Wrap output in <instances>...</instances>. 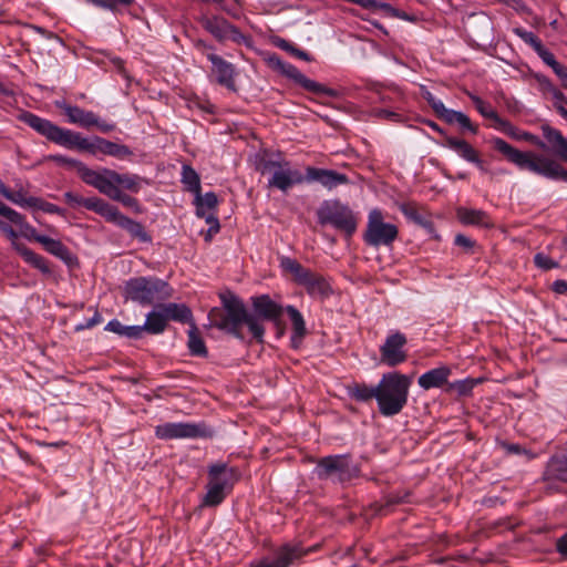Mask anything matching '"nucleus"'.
<instances>
[{"instance_id": "nucleus-1", "label": "nucleus", "mask_w": 567, "mask_h": 567, "mask_svg": "<svg viewBox=\"0 0 567 567\" xmlns=\"http://www.w3.org/2000/svg\"><path fill=\"white\" fill-rule=\"evenodd\" d=\"M18 118L50 142L69 150L76 148L87 152L93 156L101 154L117 159H127L133 155L132 150L127 145L114 143L100 136L86 138L78 132L60 127L53 122L29 111L21 112Z\"/></svg>"}, {"instance_id": "nucleus-2", "label": "nucleus", "mask_w": 567, "mask_h": 567, "mask_svg": "<svg viewBox=\"0 0 567 567\" xmlns=\"http://www.w3.org/2000/svg\"><path fill=\"white\" fill-rule=\"evenodd\" d=\"M493 145L519 169H526L548 179H560L567 183V169L557 161L538 153L522 152L499 137L493 140Z\"/></svg>"}, {"instance_id": "nucleus-3", "label": "nucleus", "mask_w": 567, "mask_h": 567, "mask_svg": "<svg viewBox=\"0 0 567 567\" xmlns=\"http://www.w3.org/2000/svg\"><path fill=\"white\" fill-rule=\"evenodd\" d=\"M413 375L402 374L398 371L383 373L378 383L377 403L383 416L399 414L408 403Z\"/></svg>"}, {"instance_id": "nucleus-4", "label": "nucleus", "mask_w": 567, "mask_h": 567, "mask_svg": "<svg viewBox=\"0 0 567 567\" xmlns=\"http://www.w3.org/2000/svg\"><path fill=\"white\" fill-rule=\"evenodd\" d=\"M224 312L218 313V318L214 319L213 324L219 330H224L236 338L241 339L239 327L246 323L249 331L258 341H262L265 333L264 326L251 313H249L244 302L237 297L224 300Z\"/></svg>"}, {"instance_id": "nucleus-5", "label": "nucleus", "mask_w": 567, "mask_h": 567, "mask_svg": "<svg viewBox=\"0 0 567 567\" xmlns=\"http://www.w3.org/2000/svg\"><path fill=\"white\" fill-rule=\"evenodd\" d=\"M280 267L282 271L291 275L298 285L305 287L312 298L324 299L332 293V288L324 277L305 268L296 259L284 256L280 258Z\"/></svg>"}, {"instance_id": "nucleus-6", "label": "nucleus", "mask_w": 567, "mask_h": 567, "mask_svg": "<svg viewBox=\"0 0 567 567\" xmlns=\"http://www.w3.org/2000/svg\"><path fill=\"white\" fill-rule=\"evenodd\" d=\"M317 216L320 225H331L347 237H351L358 227L355 214L348 205L339 200L323 202L317 212Z\"/></svg>"}, {"instance_id": "nucleus-7", "label": "nucleus", "mask_w": 567, "mask_h": 567, "mask_svg": "<svg viewBox=\"0 0 567 567\" xmlns=\"http://www.w3.org/2000/svg\"><path fill=\"white\" fill-rule=\"evenodd\" d=\"M259 171L262 175H270L267 184L269 188H277L284 193L293 185L305 183V175L298 169H293L290 162L281 157L264 159L259 165Z\"/></svg>"}, {"instance_id": "nucleus-8", "label": "nucleus", "mask_w": 567, "mask_h": 567, "mask_svg": "<svg viewBox=\"0 0 567 567\" xmlns=\"http://www.w3.org/2000/svg\"><path fill=\"white\" fill-rule=\"evenodd\" d=\"M168 285L162 279L154 277H137L126 281L124 296L142 306L152 305L156 299L168 296Z\"/></svg>"}, {"instance_id": "nucleus-9", "label": "nucleus", "mask_w": 567, "mask_h": 567, "mask_svg": "<svg viewBox=\"0 0 567 567\" xmlns=\"http://www.w3.org/2000/svg\"><path fill=\"white\" fill-rule=\"evenodd\" d=\"M313 473L319 480L346 483L358 476L359 468L351 462L349 455L338 454L321 457Z\"/></svg>"}, {"instance_id": "nucleus-10", "label": "nucleus", "mask_w": 567, "mask_h": 567, "mask_svg": "<svg viewBox=\"0 0 567 567\" xmlns=\"http://www.w3.org/2000/svg\"><path fill=\"white\" fill-rule=\"evenodd\" d=\"M399 236L394 224L385 223L383 213L379 208L369 212L363 240L371 247L391 246Z\"/></svg>"}, {"instance_id": "nucleus-11", "label": "nucleus", "mask_w": 567, "mask_h": 567, "mask_svg": "<svg viewBox=\"0 0 567 567\" xmlns=\"http://www.w3.org/2000/svg\"><path fill=\"white\" fill-rule=\"evenodd\" d=\"M268 65L280 74L292 80L295 83L303 87L305 90L315 93L322 94L329 97H338L339 92L337 90L327 87L301 73L293 64L284 61L278 54L271 53L266 59Z\"/></svg>"}, {"instance_id": "nucleus-12", "label": "nucleus", "mask_w": 567, "mask_h": 567, "mask_svg": "<svg viewBox=\"0 0 567 567\" xmlns=\"http://www.w3.org/2000/svg\"><path fill=\"white\" fill-rule=\"evenodd\" d=\"M155 435L159 440L197 439L208 435V429L190 422H167L155 427Z\"/></svg>"}, {"instance_id": "nucleus-13", "label": "nucleus", "mask_w": 567, "mask_h": 567, "mask_svg": "<svg viewBox=\"0 0 567 567\" xmlns=\"http://www.w3.org/2000/svg\"><path fill=\"white\" fill-rule=\"evenodd\" d=\"M202 27L209 32L217 41H233L235 43H246L248 38L239 29L231 24L227 19L219 16L202 17Z\"/></svg>"}, {"instance_id": "nucleus-14", "label": "nucleus", "mask_w": 567, "mask_h": 567, "mask_svg": "<svg viewBox=\"0 0 567 567\" xmlns=\"http://www.w3.org/2000/svg\"><path fill=\"white\" fill-rule=\"evenodd\" d=\"M406 337L400 331L386 336L383 344L380 346V361L382 364L394 368L408 359L405 346Z\"/></svg>"}, {"instance_id": "nucleus-15", "label": "nucleus", "mask_w": 567, "mask_h": 567, "mask_svg": "<svg viewBox=\"0 0 567 567\" xmlns=\"http://www.w3.org/2000/svg\"><path fill=\"white\" fill-rule=\"evenodd\" d=\"M272 560L262 559L266 567H290L299 565L302 558L309 555V550L300 543H285L275 550Z\"/></svg>"}, {"instance_id": "nucleus-16", "label": "nucleus", "mask_w": 567, "mask_h": 567, "mask_svg": "<svg viewBox=\"0 0 567 567\" xmlns=\"http://www.w3.org/2000/svg\"><path fill=\"white\" fill-rule=\"evenodd\" d=\"M113 174H115L114 169L104 167L96 171L84 164L79 176L85 184L96 188L101 194L110 198L116 188Z\"/></svg>"}, {"instance_id": "nucleus-17", "label": "nucleus", "mask_w": 567, "mask_h": 567, "mask_svg": "<svg viewBox=\"0 0 567 567\" xmlns=\"http://www.w3.org/2000/svg\"><path fill=\"white\" fill-rule=\"evenodd\" d=\"M103 218L106 221L125 229L132 237L137 238L142 243H150L152 240L151 236L141 223L123 215L120 209L112 204H110Z\"/></svg>"}, {"instance_id": "nucleus-18", "label": "nucleus", "mask_w": 567, "mask_h": 567, "mask_svg": "<svg viewBox=\"0 0 567 567\" xmlns=\"http://www.w3.org/2000/svg\"><path fill=\"white\" fill-rule=\"evenodd\" d=\"M207 59L212 63V74L215 81L230 91H236L234 64L215 53H208Z\"/></svg>"}, {"instance_id": "nucleus-19", "label": "nucleus", "mask_w": 567, "mask_h": 567, "mask_svg": "<svg viewBox=\"0 0 567 567\" xmlns=\"http://www.w3.org/2000/svg\"><path fill=\"white\" fill-rule=\"evenodd\" d=\"M305 182L311 183L317 182L328 190H331L340 185L349 183V178L346 174L339 173L333 169L307 167Z\"/></svg>"}, {"instance_id": "nucleus-20", "label": "nucleus", "mask_w": 567, "mask_h": 567, "mask_svg": "<svg viewBox=\"0 0 567 567\" xmlns=\"http://www.w3.org/2000/svg\"><path fill=\"white\" fill-rule=\"evenodd\" d=\"M239 477V471L236 467L228 466L226 463H216L208 468L209 481L224 487L228 492L231 491Z\"/></svg>"}, {"instance_id": "nucleus-21", "label": "nucleus", "mask_w": 567, "mask_h": 567, "mask_svg": "<svg viewBox=\"0 0 567 567\" xmlns=\"http://www.w3.org/2000/svg\"><path fill=\"white\" fill-rule=\"evenodd\" d=\"M251 305L257 319L261 318L268 321H276L282 315V307L275 302L268 295L252 297Z\"/></svg>"}, {"instance_id": "nucleus-22", "label": "nucleus", "mask_w": 567, "mask_h": 567, "mask_svg": "<svg viewBox=\"0 0 567 567\" xmlns=\"http://www.w3.org/2000/svg\"><path fill=\"white\" fill-rule=\"evenodd\" d=\"M543 480L545 482H567V450L549 458Z\"/></svg>"}, {"instance_id": "nucleus-23", "label": "nucleus", "mask_w": 567, "mask_h": 567, "mask_svg": "<svg viewBox=\"0 0 567 567\" xmlns=\"http://www.w3.org/2000/svg\"><path fill=\"white\" fill-rule=\"evenodd\" d=\"M64 200L72 208L83 206L86 209L92 210L102 217H104V215L110 206V203L105 202L104 199H102L100 197L93 196V197L84 198V197H82L78 194H74L72 192H66L64 194Z\"/></svg>"}, {"instance_id": "nucleus-24", "label": "nucleus", "mask_w": 567, "mask_h": 567, "mask_svg": "<svg viewBox=\"0 0 567 567\" xmlns=\"http://www.w3.org/2000/svg\"><path fill=\"white\" fill-rule=\"evenodd\" d=\"M56 106L63 111L71 124L90 128L93 126V123H96V114L92 111H85L76 105H70L65 102L56 103Z\"/></svg>"}, {"instance_id": "nucleus-25", "label": "nucleus", "mask_w": 567, "mask_h": 567, "mask_svg": "<svg viewBox=\"0 0 567 567\" xmlns=\"http://www.w3.org/2000/svg\"><path fill=\"white\" fill-rule=\"evenodd\" d=\"M451 373V368L441 365L421 374L417 379V384L425 391L434 388H442L445 384L449 385V378Z\"/></svg>"}, {"instance_id": "nucleus-26", "label": "nucleus", "mask_w": 567, "mask_h": 567, "mask_svg": "<svg viewBox=\"0 0 567 567\" xmlns=\"http://www.w3.org/2000/svg\"><path fill=\"white\" fill-rule=\"evenodd\" d=\"M0 215L7 218L10 223L19 226L21 229V234L29 240H34L39 243L40 238H44L45 235H40L37 229L25 221L23 215L19 212L12 209L9 206H0Z\"/></svg>"}, {"instance_id": "nucleus-27", "label": "nucleus", "mask_w": 567, "mask_h": 567, "mask_svg": "<svg viewBox=\"0 0 567 567\" xmlns=\"http://www.w3.org/2000/svg\"><path fill=\"white\" fill-rule=\"evenodd\" d=\"M442 145L454 151L464 161L474 165H481V158L477 151L465 140L445 136V142H443Z\"/></svg>"}, {"instance_id": "nucleus-28", "label": "nucleus", "mask_w": 567, "mask_h": 567, "mask_svg": "<svg viewBox=\"0 0 567 567\" xmlns=\"http://www.w3.org/2000/svg\"><path fill=\"white\" fill-rule=\"evenodd\" d=\"M13 249L23 258V260L29 264L30 266L37 268L39 271H41L45 276H52V269L48 262V260L28 248L24 244L13 241L12 243Z\"/></svg>"}, {"instance_id": "nucleus-29", "label": "nucleus", "mask_w": 567, "mask_h": 567, "mask_svg": "<svg viewBox=\"0 0 567 567\" xmlns=\"http://www.w3.org/2000/svg\"><path fill=\"white\" fill-rule=\"evenodd\" d=\"M544 138L550 146V150L563 161L567 162V138L563 136L560 131L548 124L540 126Z\"/></svg>"}, {"instance_id": "nucleus-30", "label": "nucleus", "mask_w": 567, "mask_h": 567, "mask_svg": "<svg viewBox=\"0 0 567 567\" xmlns=\"http://www.w3.org/2000/svg\"><path fill=\"white\" fill-rule=\"evenodd\" d=\"M458 220L464 225L478 226L484 228L493 227L488 214L482 209L460 207L456 210Z\"/></svg>"}, {"instance_id": "nucleus-31", "label": "nucleus", "mask_w": 567, "mask_h": 567, "mask_svg": "<svg viewBox=\"0 0 567 567\" xmlns=\"http://www.w3.org/2000/svg\"><path fill=\"white\" fill-rule=\"evenodd\" d=\"M39 244L51 255L61 259L68 266L76 264V257L70 251V249L60 240L45 236L39 239Z\"/></svg>"}, {"instance_id": "nucleus-32", "label": "nucleus", "mask_w": 567, "mask_h": 567, "mask_svg": "<svg viewBox=\"0 0 567 567\" xmlns=\"http://www.w3.org/2000/svg\"><path fill=\"white\" fill-rule=\"evenodd\" d=\"M286 312L288 313L291 324H292V334H291L292 347L298 348L299 344L301 343L303 337L307 333L305 319H303L301 312L293 306H287Z\"/></svg>"}, {"instance_id": "nucleus-33", "label": "nucleus", "mask_w": 567, "mask_h": 567, "mask_svg": "<svg viewBox=\"0 0 567 567\" xmlns=\"http://www.w3.org/2000/svg\"><path fill=\"white\" fill-rule=\"evenodd\" d=\"M158 306L161 307V311H163L164 313L166 322H168L169 320L182 323L192 321V311L184 303L169 302L161 303Z\"/></svg>"}, {"instance_id": "nucleus-34", "label": "nucleus", "mask_w": 567, "mask_h": 567, "mask_svg": "<svg viewBox=\"0 0 567 567\" xmlns=\"http://www.w3.org/2000/svg\"><path fill=\"white\" fill-rule=\"evenodd\" d=\"M166 319L158 305L146 315L145 322L142 324L143 333L148 334H161L166 330Z\"/></svg>"}, {"instance_id": "nucleus-35", "label": "nucleus", "mask_w": 567, "mask_h": 567, "mask_svg": "<svg viewBox=\"0 0 567 567\" xmlns=\"http://www.w3.org/2000/svg\"><path fill=\"white\" fill-rule=\"evenodd\" d=\"M218 204V199L215 193L208 192L205 195L195 193V205L196 215L200 218L207 217V215H216L214 209Z\"/></svg>"}, {"instance_id": "nucleus-36", "label": "nucleus", "mask_w": 567, "mask_h": 567, "mask_svg": "<svg viewBox=\"0 0 567 567\" xmlns=\"http://www.w3.org/2000/svg\"><path fill=\"white\" fill-rule=\"evenodd\" d=\"M399 208L410 221L423 227L429 233L433 231V223L414 204L403 203Z\"/></svg>"}, {"instance_id": "nucleus-37", "label": "nucleus", "mask_w": 567, "mask_h": 567, "mask_svg": "<svg viewBox=\"0 0 567 567\" xmlns=\"http://www.w3.org/2000/svg\"><path fill=\"white\" fill-rule=\"evenodd\" d=\"M114 177V186L122 187L132 193H138L144 183H147L146 179L136 175V174H120L115 171V174L112 175Z\"/></svg>"}, {"instance_id": "nucleus-38", "label": "nucleus", "mask_w": 567, "mask_h": 567, "mask_svg": "<svg viewBox=\"0 0 567 567\" xmlns=\"http://www.w3.org/2000/svg\"><path fill=\"white\" fill-rule=\"evenodd\" d=\"M437 116L443 118L449 124L456 123L462 128L467 130L474 134L477 132V127L472 124L470 117L463 112L450 110L444 106V111H440Z\"/></svg>"}, {"instance_id": "nucleus-39", "label": "nucleus", "mask_w": 567, "mask_h": 567, "mask_svg": "<svg viewBox=\"0 0 567 567\" xmlns=\"http://www.w3.org/2000/svg\"><path fill=\"white\" fill-rule=\"evenodd\" d=\"M181 182L184 184L185 188L193 194L202 190L200 177L190 165L184 164L182 166Z\"/></svg>"}, {"instance_id": "nucleus-40", "label": "nucleus", "mask_w": 567, "mask_h": 567, "mask_svg": "<svg viewBox=\"0 0 567 567\" xmlns=\"http://www.w3.org/2000/svg\"><path fill=\"white\" fill-rule=\"evenodd\" d=\"M350 398L359 402H367L378 398V385L371 386L365 383H357L349 390Z\"/></svg>"}, {"instance_id": "nucleus-41", "label": "nucleus", "mask_w": 567, "mask_h": 567, "mask_svg": "<svg viewBox=\"0 0 567 567\" xmlns=\"http://www.w3.org/2000/svg\"><path fill=\"white\" fill-rule=\"evenodd\" d=\"M187 346L192 355L202 358L207 355V348L195 324H192V328L188 331Z\"/></svg>"}, {"instance_id": "nucleus-42", "label": "nucleus", "mask_w": 567, "mask_h": 567, "mask_svg": "<svg viewBox=\"0 0 567 567\" xmlns=\"http://www.w3.org/2000/svg\"><path fill=\"white\" fill-rule=\"evenodd\" d=\"M229 492L221 486L208 481L207 493L204 497L203 504L206 506H217L226 497Z\"/></svg>"}, {"instance_id": "nucleus-43", "label": "nucleus", "mask_w": 567, "mask_h": 567, "mask_svg": "<svg viewBox=\"0 0 567 567\" xmlns=\"http://www.w3.org/2000/svg\"><path fill=\"white\" fill-rule=\"evenodd\" d=\"M470 97H471L472 102L474 103L476 110L483 117L493 120L498 124H507L506 121H503L498 116L497 112L493 109V106L489 103L483 101L477 95L470 94Z\"/></svg>"}, {"instance_id": "nucleus-44", "label": "nucleus", "mask_w": 567, "mask_h": 567, "mask_svg": "<svg viewBox=\"0 0 567 567\" xmlns=\"http://www.w3.org/2000/svg\"><path fill=\"white\" fill-rule=\"evenodd\" d=\"M6 199L22 208H34V205L37 203V197L27 196L22 189L17 192L9 190V193L6 196Z\"/></svg>"}, {"instance_id": "nucleus-45", "label": "nucleus", "mask_w": 567, "mask_h": 567, "mask_svg": "<svg viewBox=\"0 0 567 567\" xmlns=\"http://www.w3.org/2000/svg\"><path fill=\"white\" fill-rule=\"evenodd\" d=\"M478 383V380L464 379L449 383L447 391L456 392L458 395H468L474 386Z\"/></svg>"}, {"instance_id": "nucleus-46", "label": "nucleus", "mask_w": 567, "mask_h": 567, "mask_svg": "<svg viewBox=\"0 0 567 567\" xmlns=\"http://www.w3.org/2000/svg\"><path fill=\"white\" fill-rule=\"evenodd\" d=\"M110 198L122 203L126 207L132 208L137 214L142 213V207H141L138 200L135 197H132L127 194L122 193L118 187L115 188V190L113 192L112 196H110Z\"/></svg>"}, {"instance_id": "nucleus-47", "label": "nucleus", "mask_w": 567, "mask_h": 567, "mask_svg": "<svg viewBox=\"0 0 567 567\" xmlns=\"http://www.w3.org/2000/svg\"><path fill=\"white\" fill-rule=\"evenodd\" d=\"M514 32L526 44L530 45L535 52L538 51L544 45L540 39L532 31H527L522 28H516Z\"/></svg>"}, {"instance_id": "nucleus-48", "label": "nucleus", "mask_w": 567, "mask_h": 567, "mask_svg": "<svg viewBox=\"0 0 567 567\" xmlns=\"http://www.w3.org/2000/svg\"><path fill=\"white\" fill-rule=\"evenodd\" d=\"M276 45L296 58H299L305 61H311V56L309 55L308 52L296 48L293 44H291L289 41L285 39H279L276 42Z\"/></svg>"}, {"instance_id": "nucleus-49", "label": "nucleus", "mask_w": 567, "mask_h": 567, "mask_svg": "<svg viewBox=\"0 0 567 567\" xmlns=\"http://www.w3.org/2000/svg\"><path fill=\"white\" fill-rule=\"evenodd\" d=\"M48 159L56 163L58 165L66 166L69 168H74L79 175H80L81 167L84 166V163H82L81 161H78V159H74L71 157H66V156L60 155V154L49 155Z\"/></svg>"}, {"instance_id": "nucleus-50", "label": "nucleus", "mask_w": 567, "mask_h": 567, "mask_svg": "<svg viewBox=\"0 0 567 567\" xmlns=\"http://www.w3.org/2000/svg\"><path fill=\"white\" fill-rule=\"evenodd\" d=\"M87 2L103 9L114 11L117 6L130 7L134 0H86Z\"/></svg>"}, {"instance_id": "nucleus-51", "label": "nucleus", "mask_w": 567, "mask_h": 567, "mask_svg": "<svg viewBox=\"0 0 567 567\" xmlns=\"http://www.w3.org/2000/svg\"><path fill=\"white\" fill-rule=\"evenodd\" d=\"M534 264L542 270H550L557 268L559 264L553 260L549 256L544 252H538L534 256Z\"/></svg>"}, {"instance_id": "nucleus-52", "label": "nucleus", "mask_w": 567, "mask_h": 567, "mask_svg": "<svg viewBox=\"0 0 567 567\" xmlns=\"http://www.w3.org/2000/svg\"><path fill=\"white\" fill-rule=\"evenodd\" d=\"M515 138L528 142L532 145H535V146H537L540 150H546L547 148V144L542 138H539L537 135H534V134H532L529 132H519L518 135H515Z\"/></svg>"}, {"instance_id": "nucleus-53", "label": "nucleus", "mask_w": 567, "mask_h": 567, "mask_svg": "<svg viewBox=\"0 0 567 567\" xmlns=\"http://www.w3.org/2000/svg\"><path fill=\"white\" fill-rule=\"evenodd\" d=\"M204 219L209 226L205 235V240L210 241L212 237L216 235L220 229L219 220L216 215H207V217Z\"/></svg>"}, {"instance_id": "nucleus-54", "label": "nucleus", "mask_w": 567, "mask_h": 567, "mask_svg": "<svg viewBox=\"0 0 567 567\" xmlns=\"http://www.w3.org/2000/svg\"><path fill=\"white\" fill-rule=\"evenodd\" d=\"M34 209H40L48 214H59V215L63 214V209H61L59 206H56L52 203H49V202H44L43 199H41L39 197H37V203L34 205Z\"/></svg>"}, {"instance_id": "nucleus-55", "label": "nucleus", "mask_w": 567, "mask_h": 567, "mask_svg": "<svg viewBox=\"0 0 567 567\" xmlns=\"http://www.w3.org/2000/svg\"><path fill=\"white\" fill-rule=\"evenodd\" d=\"M423 97L436 113V115L440 113V111H444V103L440 99L435 97L430 91H424Z\"/></svg>"}, {"instance_id": "nucleus-56", "label": "nucleus", "mask_w": 567, "mask_h": 567, "mask_svg": "<svg viewBox=\"0 0 567 567\" xmlns=\"http://www.w3.org/2000/svg\"><path fill=\"white\" fill-rule=\"evenodd\" d=\"M144 336L142 326H124L122 337L128 339H142Z\"/></svg>"}, {"instance_id": "nucleus-57", "label": "nucleus", "mask_w": 567, "mask_h": 567, "mask_svg": "<svg viewBox=\"0 0 567 567\" xmlns=\"http://www.w3.org/2000/svg\"><path fill=\"white\" fill-rule=\"evenodd\" d=\"M536 53L538 54V56L542 59V61L547 64L548 66L553 68V66H557V61L555 59V55L549 51L547 50L544 45L538 50L536 51Z\"/></svg>"}, {"instance_id": "nucleus-58", "label": "nucleus", "mask_w": 567, "mask_h": 567, "mask_svg": "<svg viewBox=\"0 0 567 567\" xmlns=\"http://www.w3.org/2000/svg\"><path fill=\"white\" fill-rule=\"evenodd\" d=\"M454 244L458 247H462L464 250L470 251L475 243L467 236L457 234L454 239Z\"/></svg>"}, {"instance_id": "nucleus-59", "label": "nucleus", "mask_w": 567, "mask_h": 567, "mask_svg": "<svg viewBox=\"0 0 567 567\" xmlns=\"http://www.w3.org/2000/svg\"><path fill=\"white\" fill-rule=\"evenodd\" d=\"M547 90L551 93L555 103H567V97L565 94L559 91L556 86H554L549 81L546 82Z\"/></svg>"}, {"instance_id": "nucleus-60", "label": "nucleus", "mask_w": 567, "mask_h": 567, "mask_svg": "<svg viewBox=\"0 0 567 567\" xmlns=\"http://www.w3.org/2000/svg\"><path fill=\"white\" fill-rule=\"evenodd\" d=\"M101 321H102L101 315L99 312H95L92 318L87 319L83 323L78 324L76 330L80 331V330H84V329H90V328L96 326L97 323H100Z\"/></svg>"}, {"instance_id": "nucleus-61", "label": "nucleus", "mask_w": 567, "mask_h": 567, "mask_svg": "<svg viewBox=\"0 0 567 567\" xmlns=\"http://www.w3.org/2000/svg\"><path fill=\"white\" fill-rule=\"evenodd\" d=\"M123 327L124 324H122L117 319H113L107 322V324L105 326V330L122 337Z\"/></svg>"}, {"instance_id": "nucleus-62", "label": "nucleus", "mask_w": 567, "mask_h": 567, "mask_svg": "<svg viewBox=\"0 0 567 567\" xmlns=\"http://www.w3.org/2000/svg\"><path fill=\"white\" fill-rule=\"evenodd\" d=\"M93 126H96L102 133H110V132L114 131V128H115L114 123H109L106 121H103L97 115H96V123H93Z\"/></svg>"}, {"instance_id": "nucleus-63", "label": "nucleus", "mask_w": 567, "mask_h": 567, "mask_svg": "<svg viewBox=\"0 0 567 567\" xmlns=\"http://www.w3.org/2000/svg\"><path fill=\"white\" fill-rule=\"evenodd\" d=\"M556 550L561 556H567V532L556 540Z\"/></svg>"}, {"instance_id": "nucleus-64", "label": "nucleus", "mask_w": 567, "mask_h": 567, "mask_svg": "<svg viewBox=\"0 0 567 567\" xmlns=\"http://www.w3.org/2000/svg\"><path fill=\"white\" fill-rule=\"evenodd\" d=\"M553 291L559 295L567 292V281L563 279L555 280L551 286Z\"/></svg>"}]
</instances>
